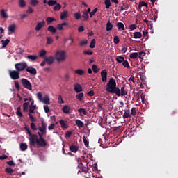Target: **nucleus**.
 <instances>
[{"label":"nucleus","mask_w":178,"mask_h":178,"mask_svg":"<svg viewBox=\"0 0 178 178\" xmlns=\"http://www.w3.org/2000/svg\"><path fill=\"white\" fill-rule=\"evenodd\" d=\"M24 130L26 131L27 134L29 136V144L30 145L35 146V144L38 147H47L48 145V143H47V140L44 138H38V136L37 134H31V131H30V128L27 125H25L24 127Z\"/></svg>","instance_id":"f257e3e1"},{"label":"nucleus","mask_w":178,"mask_h":178,"mask_svg":"<svg viewBox=\"0 0 178 178\" xmlns=\"http://www.w3.org/2000/svg\"><path fill=\"white\" fill-rule=\"evenodd\" d=\"M106 90L111 94H116L120 95V89L116 87V81L113 78H111L106 86Z\"/></svg>","instance_id":"f03ea898"},{"label":"nucleus","mask_w":178,"mask_h":178,"mask_svg":"<svg viewBox=\"0 0 178 178\" xmlns=\"http://www.w3.org/2000/svg\"><path fill=\"white\" fill-rule=\"evenodd\" d=\"M66 52L65 51H58L56 53V59L57 62H63L66 59Z\"/></svg>","instance_id":"7ed1b4c3"},{"label":"nucleus","mask_w":178,"mask_h":178,"mask_svg":"<svg viewBox=\"0 0 178 178\" xmlns=\"http://www.w3.org/2000/svg\"><path fill=\"white\" fill-rule=\"evenodd\" d=\"M21 83L24 88L29 90V91H31L33 90V86H31V83H30L27 79L22 78L21 79Z\"/></svg>","instance_id":"20e7f679"},{"label":"nucleus","mask_w":178,"mask_h":178,"mask_svg":"<svg viewBox=\"0 0 178 178\" xmlns=\"http://www.w3.org/2000/svg\"><path fill=\"white\" fill-rule=\"evenodd\" d=\"M15 67L16 70L19 72H23L25 69H27V63L26 62H21L15 64Z\"/></svg>","instance_id":"39448f33"},{"label":"nucleus","mask_w":178,"mask_h":178,"mask_svg":"<svg viewBox=\"0 0 178 178\" xmlns=\"http://www.w3.org/2000/svg\"><path fill=\"white\" fill-rule=\"evenodd\" d=\"M9 75L10 79H12L13 80H17V79H20V73L17 70L13 71L10 70Z\"/></svg>","instance_id":"423d86ee"},{"label":"nucleus","mask_w":178,"mask_h":178,"mask_svg":"<svg viewBox=\"0 0 178 178\" xmlns=\"http://www.w3.org/2000/svg\"><path fill=\"white\" fill-rule=\"evenodd\" d=\"M101 77H102V81L103 83H106V81L108 79V72H106V70H103L101 72Z\"/></svg>","instance_id":"0eeeda50"},{"label":"nucleus","mask_w":178,"mask_h":178,"mask_svg":"<svg viewBox=\"0 0 178 178\" xmlns=\"http://www.w3.org/2000/svg\"><path fill=\"white\" fill-rule=\"evenodd\" d=\"M45 21H42L40 22H38L36 24V26L35 28V31H40L42 29V27H45Z\"/></svg>","instance_id":"6e6552de"},{"label":"nucleus","mask_w":178,"mask_h":178,"mask_svg":"<svg viewBox=\"0 0 178 178\" xmlns=\"http://www.w3.org/2000/svg\"><path fill=\"white\" fill-rule=\"evenodd\" d=\"M26 71L30 74H33V76H35L37 74V70L32 66L26 67Z\"/></svg>","instance_id":"1a4fd4ad"},{"label":"nucleus","mask_w":178,"mask_h":178,"mask_svg":"<svg viewBox=\"0 0 178 178\" xmlns=\"http://www.w3.org/2000/svg\"><path fill=\"white\" fill-rule=\"evenodd\" d=\"M74 90L76 94H79L83 91V87L79 83H76L74 84Z\"/></svg>","instance_id":"9d476101"},{"label":"nucleus","mask_w":178,"mask_h":178,"mask_svg":"<svg viewBox=\"0 0 178 178\" xmlns=\"http://www.w3.org/2000/svg\"><path fill=\"white\" fill-rule=\"evenodd\" d=\"M44 60L46 63H47V65H52V63L55 62V58H54V56H50L49 57H44Z\"/></svg>","instance_id":"9b49d317"},{"label":"nucleus","mask_w":178,"mask_h":178,"mask_svg":"<svg viewBox=\"0 0 178 178\" xmlns=\"http://www.w3.org/2000/svg\"><path fill=\"white\" fill-rule=\"evenodd\" d=\"M80 161H78V163L79 165V167H81V170H79V172L80 173H87L88 172V167H84L83 166V164L79 163Z\"/></svg>","instance_id":"f8f14e48"},{"label":"nucleus","mask_w":178,"mask_h":178,"mask_svg":"<svg viewBox=\"0 0 178 178\" xmlns=\"http://www.w3.org/2000/svg\"><path fill=\"white\" fill-rule=\"evenodd\" d=\"M66 17H69V11L67 10H64L63 12L60 13V19L61 20H65Z\"/></svg>","instance_id":"ddd939ff"},{"label":"nucleus","mask_w":178,"mask_h":178,"mask_svg":"<svg viewBox=\"0 0 178 178\" xmlns=\"http://www.w3.org/2000/svg\"><path fill=\"white\" fill-rule=\"evenodd\" d=\"M67 26H69V24L67 22H63L62 24H58L56 26L57 30L62 31V30H63V27H66Z\"/></svg>","instance_id":"4468645a"},{"label":"nucleus","mask_w":178,"mask_h":178,"mask_svg":"<svg viewBox=\"0 0 178 178\" xmlns=\"http://www.w3.org/2000/svg\"><path fill=\"white\" fill-rule=\"evenodd\" d=\"M113 29V24L111 23L110 20H108L106 23V31H112Z\"/></svg>","instance_id":"2eb2a0df"},{"label":"nucleus","mask_w":178,"mask_h":178,"mask_svg":"<svg viewBox=\"0 0 178 178\" xmlns=\"http://www.w3.org/2000/svg\"><path fill=\"white\" fill-rule=\"evenodd\" d=\"M70 151H71V152H74V154H76V152L79 151V147L76 145H72L70 146Z\"/></svg>","instance_id":"dca6fc26"},{"label":"nucleus","mask_w":178,"mask_h":178,"mask_svg":"<svg viewBox=\"0 0 178 178\" xmlns=\"http://www.w3.org/2000/svg\"><path fill=\"white\" fill-rule=\"evenodd\" d=\"M49 96L47 95L44 97H43V98H42V100L40 101L43 102V104H46V105H49Z\"/></svg>","instance_id":"f3484780"},{"label":"nucleus","mask_w":178,"mask_h":178,"mask_svg":"<svg viewBox=\"0 0 178 178\" xmlns=\"http://www.w3.org/2000/svg\"><path fill=\"white\" fill-rule=\"evenodd\" d=\"M62 111L65 114L70 113V107H69L67 105H64L62 108Z\"/></svg>","instance_id":"a211bd4d"},{"label":"nucleus","mask_w":178,"mask_h":178,"mask_svg":"<svg viewBox=\"0 0 178 178\" xmlns=\"http://www.w3.org/2000/svg\"><path fill=\"white\" fill-rule=\"evenodd\" d=\"M27 59H29V60H31V62H35V60L38 59V57L35 55H28Z\"/></svg>","instance_id":"6ab92c4d"},{"label":"nucleus","mask_w":178,"mask_h":178,"mask_svg":"<svg viewBox=\"0 0 178 178\" xmlns=\"http://www.w3.org/2000/svg\"><path fill=\"white\" fill-rule=\"evenodd\" d=\"M15 30H16V24H13L8 26V31L10 33H15Z\"/></svg>","instance_id":"aec40b11"},{"label":"nucleus","mask_w":178,"mask_h":178,"mask_svg":"<svg viewBox=\"0 0 178 178\" xmlns=\"http://www.w3.org/2000/svg\"><path fill=\"white\" fill-rule=\"evenodd\" d=\"M131 115L130 114V111L129 110H124V113L122 115L123 119H127L131 118Z\"/></svg>","instance_id":"412c9836"},{"label":"nucleus","mask_w":178,"mask_h":178,"mask_svg":"<svg viewBox=\"0 0 178 178\" xmlns=\"http://www.w3.org/2000/svg\"><path fill=\"white\" fill-rule=\"evenodd\" d=\"M34 102H32L31 104V106H30V108H29V113L31 114V113H34V110L37 108V106L34 105Z\"/></svg>","instance_id":"4be33fe9"},{"label":"nucleus","mask_w":178,"mask_h":178,"mask_svg":"<svg viewBox=\"0 0 178 178\" xmlns=\"http://www.w3.org/2000/svg\"><path fill=\"white\" fill-rule=\"evenodd\" d=\"M74 73H76V74H78L79 76H84L86 72H84V70L81 69H77L74 71Z\"/></svg>","instance_id":"5701e85b"},{"label":"nucleus","mask_w":178,"mask_h":178,"mask_svg":"<svg viewBox=\"0 0 178 178\" xmlns=\"http://www.w3.org/2000/svg\"><path fill=\"white\" fill-rule=\"evenodd\" d=\"M125 88L124 86H122L121 88V92L120 90V95H117L118 97H120V95H122V97H124V95H127V92L124 90Z\"/></svg>","instance_id":"b1692460"},{"label":"nucleus","mask_w":178,"mask_h":178,"mask_svg":"<svg viewBox=\"0 0 178 178\" xmlns=\"http://www.w3.org/2000/svg\"><path fill=\"white\" fill-rule=\"evenodd\" d=\"M29 105H30V102H25L23 104V111L24 112H28L29 111Z\"/></svg>","instance_id":"393cba45"},{"label":"nucleus","mask_w":178,"mask_h":178,"mask_svg":"<svg viewBox=\"0 0 178 178\" xmlns=\"http://www.w3.org/2000/svg\"><path fill=\"white\" fill-rule=\"evenodd\" d=\"M76 99H78V101H80V102L83 101V98H84V93L79 92L76 95Z\"/></svg>","instance_id":"a878e982"},{"label":"nucleus","mask_w":178,"mask_h":178,"mask_svg":"<svg viewBox=\"0 0 178 178\" xmlns=\"http://www.w3.org/2000/svg\"><path fill=\"white\" fill-rule=\"evenodd\" d=\"M59 122L62 129H67V124L66 123V121L63 120H60Z\"/></svg>","instance_id":"bb28decb"},{"label":"nucleus","mask_w":178,"mask_h":178,"mask_svg":"<svg viewBox=\"0 0 178 178\" xmlns=\"http://www.w3.org/2000/svg\"><path fill=\"white\" fill-rule=\"evenodd\" d=\"M22 108L17 107V111H16V115H18V118H23V113H22Z\"/></svg>","instance_id":"cd10ccee"},{"label":"nucleus","mask_w":178,"mask_h":178,"mask_svg":"<svg viewBox=\"0 0 178 178\" xmlns=\"http://www.w3.org/2000/svg\"><path fill=\"white\" fill-rule=\"evenodd\" d=\"M47 40V45H51L54 42V38L51 36H48L46 38Z\"/></svg>","instance_id":"c85d7f7f"},{"label":"nucleus","mask_w":178,"mask_h":178,"mask_svg":"<svg viewBox=\"0 0 178 178\" xmlns=\"http://www.w3.org/2000/svg\"><path fill=\"white\" fill-rule=\"evenodd\" d=\"M117 27L118 30H121L122 31L124 30V24H123L122 22L117 23Z\"/></svg>","instance_id":"c756f323"},{"label":"nucleus","mask_w":178,"mask_h":178,"mask_svg":"<svg viewBox=\"0 0 178 178\" xmlns=\"http://www.w3.org/2000/svg\"><path fill=\"white\" fill-rule=\"evenodd\" d=\"M9 42H10V40L9 39H6V40H1L2 48H6Z\"/></svg>","instance_id":"7c9ffc66"},{"label":"nucleus","mask_w":178,"mask_h":178,"mask_svg":"<svg viewBox=\"0 0 178 178\" xmlns=\"http://www.w3.org/2000/svg\"><path fill=\"white\" fill-rule=\"evenodd\" d=\"M62 9V6L60 3H56V6L54 7V12H58Z\"/></svg>","instance_id":"2f4dec72"},{"label":"nucleus","mask_w":178,"mask_h":178,"mask_svg":"<svg viewBox=\"0 0 178 178\" xmlns=\"http://www.w3.org/2000/svg\"><path fill=\"white\" fill-rule=\"evenodd\" d=\"M28 148L27 143H22L20 144L21 151H26Z\"/></svg>","instance_id":"473e14b6"},{"label":"nucleus","mask_w":178,"mask_h":178,"mask_svg":"<svg viewBox=\"0 0 178 178\" xmlns=\"http://www.w3.org/2000/svg\"><path fill=\"white\" fill-rule=\"evenodd\" d=\"M47 30L48 31H50V33H53V34L56 33V28L54 27L53 26H48Z\"/></svg>","instance_id":"72a5a7b5"},{"label":"nucleus","mask_w":178,"mask_h":178,"mask_svg":"<svg viewBox=\"0 0 178 178\" xmlns=\"http://www.w3.org/2000/svg\"><path fill=\"white\" fill-rule=\"evenodd\" d=\"M141 37H143V34L141 33V32L134 33V38H141Z\"/></svg>","instance_id":"f704fd0d"},{"label":"nucleus","mask_w":178,"mask_h":178,"mask_svg":"<svg viewBox=\"0 0 178 178\" xmlns=\"http://www.w3.org/2000/svg\"><path fill=\"white\" fill-rule=\"evenodd\" d=\"M143 6H145L146 8H148V4L145 3V1H140L138 4V9H141Z\"/></svg>","instance_id":"c9c22d12"},{"label":"nucleus","mask_w":178,"mask_h":178,"mask_svg":"<svg viewBox=\"0 0 178 178\" xmlns=\"http://www.w3.org/2000/svg\"><path fill=\"white\" fill-rule=\"evenodd\" d=\"M38 3H40V1L38 0H31L30 1V5H31V6H37V5H38Z\"/></svg>","instance_id":"e433bc0d"},{"label":"nucleus","mask_w":178,"mask_h":178,"mask_svg":"<svg viewBox=\"0 0 178 178\" xmlns=\"http://www.w3.org/2000/svg\"><path fill=\"white\" fill-rule=\"evenodd\" d=\"M1 16L3 17V19H8V14H6L4 9L1 10Z\"/></svg>","instance_id":"4c0bfd02"},{"label":"nucleus","mask_w":178,"mask_h":178,"mask_svg":"<svg viewBox=\"0 0 178 178\" xmlns=\"http://www.w3.org/2000/svg\"><path fill=\"white\" fill-rule=\"evenodd\" d=\"M56 3L57 2L56 0H49V1H47V5H49V6H55Z\"/></svg>","instance_id":"58836bf2"},{"label":"nucleus","mask_w":178,"mask_h":178,"mask_svg":"<svg viewBox=\"0 0 178 178\" xmlns=\"http://www.w3.org/2000/svg\"><path fill=\"white\" fill-rule=\"evenodd\" d=\"M83 141L85 147H88V146L90 145V142H88V140H87L85 136H83Z\"/></svg>","instance_id":"ea45409f"},{"label":"nucleus","mask_w":178,"mask_h":178,"mask_svg":"<svg viewBox=\"0 0 178 178\" xmlns=\"http://www.w3.org/2000/svg\"><path fill=\"white\" fill-rule=\"evenodd\" d=\"M76 124L79 127V129H81V127H83V121L80 120H76Z\"/></svg>","instance_id":"a19ab883"},{"label":"nucleus","mask_w":178,"mask_h":178,"mask_svg":"<svg viewBox=\"0 0 178 178\" xmlns=\"http://www.w3.org/2000/svg\"><path fill=\"white\" fill-rule=\"evenodd\" d=\"M88 44V40H83L81 42H79V47H84V45H87Z\"/></svg>","instance_id":"79ce46f5"},{"label":"nucleus","mask_w":178,"mask_h":178,"mask_svg":"<svg viewBox=\"0 0 178 178\" xmlns=\"http://www.w3.org/2000/svg\"><path fill=\"white\" fill-rule=\"evenodd\" d=\"M116 60L117 62H118V63H122V62L124 60V57L122 56H118L116 58Z\"/></svg>","instance_id":"37998d69"},{"label":"nucleus","mask_w":178,"mask_h":178,"mask_svg":"<svg viewBox=\"0 0 178 178\" xmlns=\"http://www.w3.org/2000/svg\"><path fill=\"white\" fill-rule=\"evenodd\" d=\"M92 70L94 72V73H98V72H99V68H98V66L93 65L92 66Z\"/></svg>","instance_id":"c03bdc74"},{"label":"nucleus","mask_w":178,"mask_h":178,"mask_svg":"<svg viewBox=\"0 0 178 178\" xmlns=\"http://www.w3.org/2000/svg\"><path fill=\"white\" fill-rule=\"evenodd\" d=\"M19 5L20 8H25L26 7V1L24 0H19Z\"/></svg>","instance_id":"a18cd8bd"},{"label":"nucleus","mask_w":178,"mask_h":178,"mask_svg":"<svg viewBox=\"0 0 178 178\" xmlns=\"http://www.w3.org/2000/svg\"><path fill=\"white\" fill-rule=\"evenodd\" d=\"M45 55H47V51L42 49L40 51L39 53V56L40 58H44V56H45Z\"/></svg>","instance_id":"49530a36"},{"label":"nucleus","mask_w":178,"mask_h":178,"mask_svg":"<svg viewBox=\"0 0 178 178\" xmlns=\"http://www.w3.org/2000/svg\"><path fill=\"white\" fill-rule=\"evenodd\" d=\"M131 59H136L138 58V53H131L129 56Z\"/></svg>","instance_id":"de8ad7c7"},{"label":"nucleus","mask_w":178,"mask_h":178,"mask_svg":"<svg viewBox=\"0 0 178 178\" xmlns=\"http://www.w3.org/2000/svg\"><path fill=\"white\" fill-rule=\"evenodd\" d=\"M122 65H123L124 67H127V69H130V65L129 64V61L124 60L122 62Z\"/></svg>","instance_id":"09e8293b"},{"label":"nucleus","mask_w":178,"mask_h":178,"mask_svg":"<svg viewBox=\"0 0 178 178\" xmlns=\"http://www.w3.org/2000/svg\"><path fill=\"white\" fill-rule=\"evenodd\" d=\"M104 3L106 9H109V8H111V0H105Z\"/></svg>","instance_id":"8fccbe9b"},{"label":"nucleus","mask_w":178,"mask_h":178,"mask_svg":"<svg viewBox=\"0 0 178 178\" xmlns=\"http://www.w3.org/2000/svg\"><path fill=\"white\" fill-rule=\"evenodd\" d=\"M113 42L116 45H118V44H119V42H120V39H119L118 36H114Z\"/></svg>","instance_id":"3c124183"},{"label":"nucleus","mask_w":178,"mask_h":178,"mask_svg":"<svg viewBox=\"0 0 178 178\" xmlns=\"http://www.w3.org/2000/svg\"><path fill=\"white\" fill-rule=\"evenodd\" d=\"M56 19L52 17H49L46 19V22L47 23H52V22H55Z\"/></svg>","instance_id":"603ef678"},{"label":"nucleus","mask_w":178,"mask_h":178,"mask_svg":"<svg viewBox=\"0 0 178 178\" xmlns=\"http://www.w3.org/2000/svg\"><path fill=\"white\" fill-rule=\"evenodd\" d=\"M97 12H98V8H95L92 12L90 13V17H92L94 15L97 13Z\"/></svg>","instance_id":"864d4df0"},{"label":"nucleus","mask_w":178,"mask_h":178,"mask_svg":"<svg viewBox=\"0 0 178 178\" xmlns=\"http://www.w3.org/2000/svg\"><path fill=\"white\" fill-rule=\"evenodd\" d=\"M95 44H96V41L95 39H92L90 42V48H95Z\"/></svg>","instance_id":"5fc2aeb1"},{"label":"nucleus","mask_w":178,"mask_h":178,"mask_svg":"<svg viewBox=\"0 0 178 178\" xmlns=\"http://www.w3.org/2000/svg\"><path fill=\"white\" fill-rule=\"evenodd\" d=\"M74 16L76 20H79L81 17V14H80V13H75Z\"/></svg>","instance_id":"6e6d98bb"},{"label":"nucleus","mask_w":178,"mask_h":178,"mask_svg":"<svg viewBox=\"0 0 178 178\" xmlns=\"http://www.w3.org/2000/svg\"><path fill=\"white\" fill-rule=\"evenodd\" d=\"M78 112L81 115V113H83V115H86L87 114V111H86L85 108H79V109H78Z\"/></svg>","instance_id":"4d7b16f0"},{"label":"nucleus","mask_w":178,"mask_h":178,"mask_svg":"<svg viewBox=\"0 0 178 178\" xmlns=\"http://www.w3.org/2000/svg\"><path fill=\"white\" fill-rule=\"evenodd\" d=\"M82 17H83L84 20H88V13L84 11L83 13Z\"/></svg>","instance_id":"13d9d810"},{"label":"nucleus","mask_w":178,"mask_h":178,"mask_svg":"<svg viewBox=\"0 0 178 178\" xmlns=\"http://www.w3.org/2000/svg\"><path fill=\"white\" fill-rule=\"evenodd\" d=\"M38 130L40 133H42V134H47V129H43L42 127H39Z\"/></svg>","instance_id":"bf43d9fd"},{"label":"nucleus","mask_w":178,"mask_h":178,"mask_svg":"<svg viewBox=\"0 0 178 178\" xmlns=\"http://www.w3.org/2000/svg\"><path fill=\"white\" fill-rule=\"evenodd\" d=\"M6 173H8L9 175H12L13 173L14 170L11 168H6Z\"/></svg>","instance_id":"052dcab7"},{"label":"nucleus","mask_w":178,"mask_h":178,"mask_svg":"<svg viewBox=\"0 0 178 178\" xmlns=\"http://www.w3.org/2000/svg\"><path fill=\"white\" fill-rule=\"evenodd\" d=\"M145 53L144 51H140L139 53H138V58H139V59H143V56H145Z\"/></svg>","instance_id":"680f3d73"},{"label":"nucleus","mask_w":178,"mask_h":178,"mask_svg":"<svg viewBox=\"0 0 178 178\" xmlns=\"http://www.w3.org/2000/svg\"><path fill=\"white\" fill-rule=\"evenodd\" d=\"M31 130L35 131L37 130V125L34 122L31 123Z\"/></svg>","instance_id":"e2e57ef3"},{"label":"nucleus","mask_w":178,"mask_h":178,"mask_svg":"<svg viewBox=\"0 0 178 178\" xmlns=\"http://www.w3.org/2000/svg\"><path fill=\"white\" fill-rule=\"evenodd\" d=\"M58 104H65V101H63V99H62V95H58Z\"/></svg>","instance_id":"0e129e2a"},{"label":"nucleus","mask_w":178,"mask_h":178,"mask_svg":"<svg viewBox=\"0 0 178 178\" xmlns=\"http://www.w3.org/2000/svg\"><path fill=\"white\" fill-rule=\"evenodd\" d=\"M137 29V26L136 24H131L129 26L130 31H133V30H136Z\"/></svg>","instance_id":"69168bd1"},{"label":"nucleus","mask_w":178,"mask_h":178,"mask_svg":"<svg viewBox=\"0 0 178 178\" xmlns=\"http://www.w3.org/2000/svg\"><path fill=\"white\" fill-rule=\"evenodd\" d=\"M28 115L29 116V119H30L31 122H35L36 120L34 118V116H33V114L29 113Z\"/></svg>","instance_id":"338daca9"},{"label":"nucleus","mask_w":178,"mask_h":178,"mask_svg":"<svg viewBox=\"0 0 178 178\" xmlns=\"http://www.w3.org/2000/svg\"><path fill=\"white\" fill-rule=\"evenodd\" d=\"M83 54L84 55H92L93 52L91 51L90 50H88V51H83Z\"/></svg>","instance_id":"774afa93"}]
</instances>
